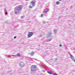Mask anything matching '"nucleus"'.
I'll list each match as a JSON object with an SVG mask.
<instances>
[{
    "label": "nucleus",
    "mask_w": 75,
    "mask_h": 75,
    "mask_svg": "<svg viewBox=\"0 0 75 75\" xmlns=\"http://www.w3.org/2000/svg\"><path fill=\"white\" fill-rule=\"evenodd\" d=\"M16 10L15 11V14H18V13H20V12L21 10H22V6L21 5L19 6H17L16 8H15Z\"/></svg>",
    "instance_id": "nucleus-1"
},
{
    "label": "nucleus",
    "mask_w": 75,
    "mask_h": 75,
    "mask_svg": "<svg viewBox=\"0 0 75 75\" xmlns=\"http://www.w3.org/2000/svg\"><path fill=\"white\" fill-rule=\"evenodd\" d=\"M31 70L32 71H36L37 66L36 65H32L31 67Z\"/></svg>",
    "instance_id": "nucleus-2"
},
{
    "label": "nucleus",
    "mask_w": 75,
    "mask_h": 75,
    "mask_svg": "<svg viewBox=\"0 0 75 75\" xmlns=\"http://www.w3.org/2000/svg\"><path fill=\"white\" fill-rule=\"evenodd\" d=\"M34 34V33L33 32H29L28 35V38H30L31 37H32Z\"/></svg>",
    "instance_id": "nucleus-3"
},
{
    "label": "nucleus",
    "mask_w": 75,
    "mask_h": 75,
    "mask_svg": "<svg viewBox=\"0 0 75 75\" xmlns=\"http://www.w3.org/2000/svg\"><path fill=\"white\" fill-rule=\"evenodd\" d=\"M19 65L20 67H23L25 64L23 62H21V63L19 64Z\"/></svg>",
    "instance_id": "nucleus-4"
},
{
    "label": "nucleus",
    "mask_w": 75,
    "mask_h": 75,
    "mask_svg": "<svg viewBox=\"0 0 75 75\" xmlns=\"http://www.w3.org/2000/svg\"><path fill=\"white\" fill-rule=\"evenodd\" d=\"M51 33H48V35H47V38H50L51 36Z\"/></svg>",
    "instance_id": "nucleus-5"
},
{
    "label": "nucleus",
    "mask_w": 75,
    "mask_h": 75,
    "mask_svg": "<svg viewBox=\"0 0 75 75\" xmlns=\"http://www.w3.org/2000/svg\"><path fill=\"white\" fill-rule=\"evenodd\" d=\"M31 3L33 6L34 7L35 6V2H34V1H33L31 2Z\"/></svg>",
    "instance_id": "nucleus-6"
},
{
    "label": "nucleus",
    "mask_w": 75,
    "mask_h": 75,
    "mask_svg": "<svg viewBox=\"0 0 75 75\" xmlns=\"http://www.w3.org/2000/svg\"><path fill=\"white\" fill-rule=\"evenodd\" d=\"M17 57V55H11V58H14V57Z\"/></svg>",
    "instance_id": "nucleus-7"
},
{
    "label": "nucleus",
    "mask_w": 75,
    "mask_h": 75,
    "mask_svg": "<svg viewBox=\"0 0 75 75\" xmlns=\"http://www.w3.org/2000/svg\"><path fill=\"white\" fill-rule=\"evenodd\" d=\"M48 10H49V9H48V8H47L46 9L45 11V12H44L45 13H47Z\"/></svg>",
    "instance_id": "nucleus-8"
},
{
    "label": "nucleus",
    "mask_w": 75,
    "mask_h": 75,
    "mask_svg": "<svg viewBox=\"0 0 75 75\" xmlns=\"http://www.w3.org/2000/svg\"><path fill=\"white\" fill-rule=\"evenodd\" d=\"M52 40V39H47L46 40V42H49V41H51Z\"/></svg>",
    "instance_id": "nucleus-9"
},
{
    "label": "nucleus",
    "mask_w": 75,
    "mask_h": 75,
    "mask_svg": "<svg viewBox=\"0 0 75 75\" xmlns=\"http://www.w3.org/2000/svg\"><path fill=\"white\" fill-rule=\"evenodd\" d=\"M70 56L71 57V59H72V60H74V56L70 54Z\"/></svg>",
    "instance_id": "nucleus-10"
},
{
    "label": "nucleus",
    "mask_w": 75,
    "mask_h": 75,
    "mask_svg": "<svg viewBox=\"0 0 75 75\" xmlns=\"http://www.w3.org/2000/svg\"><path fill=\"white\" fill-rule=\"evenodd\" d=\"M47 72L48 74H52V73L51 71H47Z\"/></svg>",
    "instance_id": "nucleus-11"
},
{
    "label": "nucleus",
    "mask_w": 75,
    "mask_h": 75,
    "mask_svg": "<svg viewBox=\"0 0 75 75\" xmlns=\"http://www.w3.org/2000/svg\"><path fill=\"white\" fill-rule=\"evenodd\" d=\"M34 54V52H31L30 53V55L31 56H33Z\"/></svg>",
    "instance_id": "nucleus-12"
},
{
    "label": "nucleus",
    "mask_w": 75,
    "mask_h": 75,
    "mask_svg": "<svg viewBox=\"0 0 75 75\" xmlns=\"http://www.w3.org/2000/svg\"><path fill=\"white\" fill-rule=\"evenodd\" d=\"M57 31V30H54V33L55 34H56Z\"/></svg>",
    "instance_id": "nucleus-13"
},
{
    "label": "nucleus",
    "mask_w": 75,
    "mask_h": 75,
    "mask_svg": "<svg viewBox=\"0 0 75 75\" xmlns=\"http://www.w3.org/2000/svg\"><path fill=\"white\" fill-rule=\"evenodd\" d=\"M18 56V57H20V54L19 53H18V54H16V56Z\"/></svg>",
    "instance_id": "nucleus-14"
},
{
    "label": "nucleus",
    "mask_w": 75,
    "mask_h": 75,
    "mask_svg": "<svg viewBox=\"0 0 75 75\" xmlns=\"http://www.w3.org/2000/svg\"><path fill=\"white\" fill-rule=\"evenodd\" d=\"M59 2L58 1H57V2L56 4H59Z\"/></svg>",
    "instance_id": "nucleus-15"
},
{
    "label": "nucleus",
    "mask_w": 75,
    "mask_h": 75,
    "mask_svg": "<svg viewBox=\"0 0 75 75\" xmlns=\"http://www.w3.org/2000/svg\"><path fill=\"white\" fill-rule=\"evenodd\" d=\"M29 7L30 8H33V7H32L31 5L29 6Z\"/></svg>",
    "instance_id": "nucleus-16"
},
{
    "label": "nucleus",
    "mask_w": 75,
    "mask_h": 75,
    "mask_svg": "<svg viewBox=\"0 0 75 75\" xmlns=\"http://www.w3.org/2000/svg\"><path fill=\"white\" fill-rule=\"evenodd\" d=\"M21 18H24V16H22L21 17Z\"/></svg>",
    "instance_id": "nucleus-17"
},
{
    "label": "nucleus",
    "mask_w": 75,
    "mask_h": 75,
    "mask_svg": "<svg viewBox=\"0 0 75 75\" xmlns=\"http://www.w3.org/2000/svg\"><path fill=\"white\" fill-rule=\"evenodd\" d=\"M42 16H43V14H42L41 16H40V17H42Z\"/></svg>",
    "instance_id": "nucleus-18"
},
{
    "label": "nucleus",
    "mask_w": 75,
    "mask_h": 75,
    "mask_svg": "<svg viewBox=\"0 0 75 75\" xmlns=\"http://www.w3.org/2000/svg\"><path fill=\"white\" fill-rule=\"evenodd\" d=\"M16 38H17V36H15L14 37V39Z\"/></svg>",
    "instance_id": "nucleus-19"
},
{
    "label": "nucleus",
    "mask_w": 75,
    "mask_h": 75,
    "mask_svg": "<svg viewBox=\"0 0 75 75\" xmlns=\"http://www.w3.org/2000/svg\"><path fill=\"white\" fill-rule=\"evenodd\" d=\"M8 14L7 12H6L5 13V15H7V14Z\"/></svg>",
    "instance_id": "nucleus-20"
},
{
    "label": "nucleus",
    "mask_w": 75,
    "mask_h": 75,
    "mask_svg": "<svg viewBox=\"0 0 75 75\" xmlns=\"http://www.w3.org/2000/svg\"><path fill=\"white\" fill-rule=\"evenodd\" d=\"M73 61H74V62H75V59H74L73 60Z\"/></svg>",
    "instance_id": "nucleus-21"
},
{
    "label": "nucleus",
    "mask_w": 75,
    "mask_h": 75,
    "mask_svg": "<svg viewBox=\"0 0 75 75\" xmlns=\"http://www.w3.org/2000/svg\"><path fill=\"white\" fill-rule=\"evenodd\" d=\"M59 46H60V47H62V45H59Z\"/></svg>",
    "instance_id": "nucleus-22"
},
{
    "label": "nucleus",
    "mask_w": 75,
    "mask_h": 75,
    "mask_svg": "<svg viewBox=\"0 0 75 75\" xmlns=\"http://www.w3.org/2000/svg\"><path fill=\"white\" fill-rule=\"evenodd\" d=\"M43 23H44V24L45 23V21H43Z\"/></svg>",
    "instance_id": "nucleus-23"
},
{
    "label": "nucleus",
    "mask_w": 75,
    "mask_h": 75,
    "mask_svg": "<svg viewBox=\"0 0 75 75\" xmlns=\"http://www.w3.org/2000/svg\"><path fill=\"white\" fill-rule=\"evenodd\" d=\"M11 72V71H9L8 72V74H9V73H10Z\"/></svg>",
    "instance_id": "nucleus-24"
},
{
    "label": "nucleus",
    "mask_w": 75,
    "mask_h": 75,
    "mask_svg": "<svg viewBox=\"0 0 75 75\" xmlns=\"http://www.w3.org/2000/svg\"><path fill=\"white\" fill-rule=\"evenodd\" d=\"M42 35H40V36H39V37H42Z\"/></svg>",
    "instance_id": "nucleus-25"
},
{
    "label": "nucleus",
    "mask_w": 75,
    "mask_h": 75,
    "mask_svg": "<svg viewBox=\"0 0 75 75\" xmlns=\"http://www.w3.org/2000/svg\"><path fill=\"white\" fill-rule=\"evenodd\" d=\"M1 75H4V73H3Z\"/></svg>",
    "instance_id": "nucleus-26"
},
{
    "label": "nucleus",
    "mask_w": 75,
    "mask_h": 75,
    "mask_svg": "<svg viewBox=\"0 0 75 75\" xmlns=\"http://www.w3.org/2000/svg\"><path fill=\"white\" fill-rule=\"evenodd\" d=\"M57 58H56L55 59V60H57Z\"/></svg>",
    "instance_id": "nucleus-27"
},
{
    "label": "nucleus",
    "mask_w": 75,
    "mask_h": 75,
    "mask_svg": "<svg viewBox=\"0 0 75 75\" xmlns=\"http://www.w3.org/2000/svg\"><path fill=\"white\" fill-rule=\"evenodd\" d=\"M45 71H44V70L43 71V72H45Z\"/></svg>",
    "instance_id": "nucleus-28"
},
{
    "label": "nucleus",
    "mask_w": 75,
    "mask_h": 75,
    "mask_svg": "<svg viewBox=\"0 0 75 75\" xmlns=\"http://www.w3.org/2000/svg\"><path fill=\"white\" fill-rule=\"evenodd\" d=\"M72 6H71V8H72Z\"/></svg>",
    "instance_id": "nucleus-29"
},
{
    "label": "nucleus",
    "mask_w": 75,
    "mask_h": 75,
    "mask_svg": "<svg viewBox=\"0 0 75 75\" xmlns=\"http://www.w3.org/2000/svg\"><path fill=\"white\" fill-rule=\"evenodd\" d=\"M42 68H43V66L42 65V67H41Z\"/></svg>",
    "instance_id": "nucleus-30"
},
{
    "label": "nucleus",
    "mask_w": 75,
    "mask_h": 75,
    "mask_svg": "<svg viewBox=\"0 0 75 75\" xmlns=\"http://www.w3.org/2000/svg\"><path fill=\"white\" fill-rule=\"evenodd\" d=\"M26 0V1H29V0Z\"/></svg>",
    "instance_id": "nucleus-31"
},
{
    "label": "nucleus",
    "mask_w": 75,
    "mask_h": 75,
    "mask_svg": "<svg viewBox=\"0 0 75 75\" xmlns=\"http://www.w3.org/2000/svg\"><path fill=\"white\" fill-rule=\"evenodd\" d=\"M59 1H62V0H59Z\"/></svg>",
    "instance_id": "nucleus-32"
},
{
    "label": "nucleus",
    "mask_w": 75,
    "mask_h": 75,
    "mask_svg": "<svg viewBox=\"0 0 75 75\" xmlns=\"http://www.w3.org/2000/svg\"><path fill=\"white\" fill-rule=\"evenodd\" d=\"M47 61V62L48 63V62L47 61Z\"/></svg>",
    "instance_id": "nucleus-33"
},
{
    "label": "nucleus",
    "mask_w": 75,
    "mask_h": 75,
    "mask_svg": "<svg viewBox=\"0 0 75 75\" xmlns=\"http://www.w3.org/2000/svg\"><path fill=\"white\" fill-rule=\"evenodd\" d=\"M63 11V10H62V11L61 10V11Z\"/></svg>",
    "instance_id": "nucleus-34"
},
{
    "label": "nucleus",
    "mask_w": 75,
    "mask_h": 75,
    "mask_svg": "<svg viewBox=\"0 0 75 75\" xmlns=\"http://www.w3.org/2000/svg\"><path fill=\"white\" fill-rule=\"evenodd\" d=\"M38 61H40V60H38Z\"/></svg>",
    "instance_id": "nucleus-35"
},
{
    "label": "nucleus",
    "mask_w": 75,
    "mask_h": 75,
    "mask_svg": "<svg viewBox=\"0 0 75 75\" xmlns=\"http://www.w3.org/2000/svg\"><path fill=\"white\" fill-rule=\"evenodd\" d=\"M7 57H8V56H7Z\"/></svg>",
    "instance_id": "nucleus-36"
}]
</instances>
